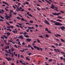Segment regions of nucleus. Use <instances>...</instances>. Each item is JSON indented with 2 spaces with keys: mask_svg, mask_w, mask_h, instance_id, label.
Returning a JSON list of instances; mask_svg holds the SVG:
<instances>
[{
  "mask_svg": "<svg viewBox=\"0 0 65 65\" xmlns=\"http://www.w3.org/2000/svg\"><path fill=\"white\" fill-rule=\"evenodd\" d=\"M5 9L6 10V11H8V10L6 8H5Z\"/></svg>",
  "mask_w": 65,
  "mask_h": 65,
  "instance_id": "37",
  "label": "nucleus"
},
{
  "mask_svg": "<svg viewBox=\"0 0 65 65\" xmlns=\"http://www.w3.org/2000/svg\"><path fill=\"white\" fill-rule=\"evenodd\" d=\"M1 38L2 39H4V37L3 36H2L1 37Z\"/></svg>",
  "mask_w": 65,
  "mask_h": 65,
  "instance_id": "45",
  "label": "nucleus"
},
{
  "mask_svg": "<svg viewBox=\"0 0 65 65\" xmlns=\"http://www.w3.org/2000/svg\"><path fill=\"white\" fill-rule=\"evenodd\" d=\"M11 51L12 52H13V51H14V48L13 47H12V48H11Z\"/></svg>",
  "mask_w": 65,
  "mask_h": 65,
  "instance_id": "13",
  "label": "nucleus"
},
{
  "mask_svg": "<svg viewBox=\"0 0 65 65\" xmlns=\"http://www.w3.org/2000/svg\"><path fill=\"white\" fill-rule=\"evenodd\" d=\"M45 1H46L47 2V3H49V4H51V3L50 2H49V1L46 0H44Z\"/></svg>",
  "mask_w": 65,
  "mask_h": 65,
  "instance_id": "23",
  "label": "nucleus"
},
{
  "mask_svg": "<svg viewBox=\"0 0 65 65\" xmlns=\"http://www.w3.org/2000/svg\"><path fill=\"white\" fill-rule=\"evenodd\" d=\"M24 37H26V38H28L29 36H28V35H25L24 36Z\"/></svg>",
  "mask_w": 65,
  "mask_h": 65,
  "instance_id": "22",
  "label": "nucleus"
},
{
  "mask_svg": "<svg viewBox=\"0 0 65 65\" xmlns=\"http://www.w3.org/2000/svg\"><path fill=\"white\" fill-rule=\"evenodd\" d=\"M54 50H55V52H57V49H54Z\"/></svg>",
  "mask_w": 65,
  "mask_h": 65,
  "instance_id": "59",
  "label": "nucleus"
},
{
  "mask_svg": "<svg viewBox=\"0 0 65 65\" xmlns=\"http://www.w3.org/2000/svg\"><path fill=\"white\" fill-rule=\"evenodd\" d=\"M37 41L38 42H39V43H40V41L38 39H37Z\"/></svg>",
  "mask_w": 65,
  "mask_h": 65,
  "instance_id": "33",
  "label": "nucleus"
},
{
  "mask_svg": "<svg viewBox=\"0 0 65 65\" xmlns=\"http://www.w3.org/2000/svg\"><path fill=\"white\" fill-rule=\"evenodd\" d=\"M45 36L46 37H48V35L46 34V35Z\"/></svg>",
  "mask_w": 65,
  "mask_h": 65,
  "instance_id": "43",
  "label": "nucleus"
},
{
  "mask_svg": "<svg viewBox=\"0 0 65 65\" xmlns=\"http://www.w3.org/2000/svg\"><path fill=\"white\" fill-rule=\"evenodd\" d=\"M19 38H21L22 39H24V37L22 35H21L18 37Z\"/></svg>",
  "mask_w": 65,
  "mask_h": 65,
  "instance_id": "6",
  "label": "nucleus"
},
{
  "mask_svg": "<svg viewBox=\"0 0 65 65\" xmlns=\"http://www.w3.org/2000/svg\"><path fill=\"white\" fill-rule=\"evenodd\" d=\"M6 24H7V25H9V26H10V24H9V23L7 22H6Z\"/></svg>",
  "mask_w": 65,
  "mask_h": 65,
  "instance_id": "31",
  "label": "nucleus"
},
{
  "mask_svg": "<svg viewBox=\"0 0 65 65\" xmlns=\"http://www.w3.org/2000/svg\"><path fill=\"white\" fill-rule=\"evenodd\" d=\"M23 35H24V36H25V35H26L27 34V32H24L23 34Z\"/></svg>",
  "mask_w": 65,
  "mask_h": 65,
  "instance_id": "25",
  "label": "nucleus"
},
{
  "mask_svg": "<svg viewBox=\"0 0 65 65\" xmlns=\"http://www.w3.org/2000/svg\"><path fill=\"white\" fill-rule=\"evenodd\" d=\"M20 57H21V58H24V57H23V55H21Z\"/></svg>",
  "mask_w": 65,
  "mask_h": 65,
  "instance_id": "57",
  "label": "nucleus"
},
{
  "mask_svg": "<svg viewBox=\"0 0 65 65\" xmlns=\"http://www.w3.org/2000/svg\"><path fill=\"white\" fill-rule=\"evenodd\" d=\"M30 23H33V21L32 20H30Z\"/></svg>",
  "mask_w": 65,
  "mask_h": 65,
  "instance_id": "34",
  "label": "nucleus"
},
{
  "mask_svg": "<svg viewBox=\"0 0 65 65\" xmlns=\"http://www.w3.org/2000/svg\"><path fill=\"white\" fill-rule=\"evenodd\" d=\"M57 18H60V19H62L63 18H62L61 17V16H58L57 17Z\"/></svg>",
  "mask_w": 65,
  "mask_h": 65,
  "instance_id": "15",
  "label": "nucleus"
},
{
  "mask_svg": "<svg viewBox=\"0 0 65 65\" xmlns=\"http://www.w3.org/2000/svg\"><path fill=\"white\" fill-rule=\"evenodd\" d=\"M30 47L32 50H34V48H33V47H32V46H30Z\"/></svg>",
  "mask_w": 65,
  "mask_h": 65,
  "instance_id": "49",
  "label": "nucleus"
},
{
  "mask_svg": "<svg viewBox=\"0 0 65 65\" xmlns=\"http://www.w3.org/2000/svg\"><path fill=\"white\" fill-rule=\"evenodd\" d=\"M57 35L59 36V37H61V35H59V34H57Z\"/></svg>",
  "mask_w": 65,
  "mask_h": 65,
  "instance_id": "48",
  "label": "nucleus"
},
{
  "mask_svg": "<svg viewBox=\"0 0 65 65\" xmlns=\"http://www.w3.org/2000/svg\"><path fill=\"white\" fill-rule=\"evenodd\" d=\"M1 46L2 47H3V46H4V44H1Z\"/></svg>",
  "mask_w": 65,
  "mask_h": 65,
  "instance_id": "54",
  "label": "nucleus"
},
{
  "mask_svg": "<svg viewBox=\"0 0 65 65\" xmlns=\"http://www.w3.org/2000/svg\"><path fill=\"white\" fill-rule=\"evenodd\" d=\"M21 11H24V9H22L21 10Z\"/></svg>",
  "mask_w": 65,
  "mask_h": 65,
  "instance_id": "64",
  "label": "nucleus"
},
{
  "mask_svg": "<svg viewBox=\"0 0 65 65\" xmlns=\"http://www.w3.org/2000/svg\"><path fill=\"white\" fill-rule=\"evenodd\" d=\"M55 8H56V9H55V10H56L57 11H58V9H57V8H58L56 7H55Z\"/></svg>",
  "mask_w": 65,
  "mask_h": 65,
  "instance_id": "20",
  "label": "nucleus"
},
{
  "mask_svg": "<svg viewBox=\"0 0 65 65\" xmlns=\"http://www.w3.org/2000/svg\"><path fill=\"white\" fill-rule=\"evenodd\" d=\"M9 54H10V55L11 54V50H10V49L9 50Z\"/></svg>",
  "mask_w": 65,
  "mask_h": 65,
  "instance_id": "17",
  "label": "nucleus"
},
{
  "mask_svg": "<svg viewBox=\"0 0 65 65\" xmlns=\"http://www.w3.org/2000/svg\"><path fill=\"white\" fill-rule=\"evenodd\" d=\"M17 43L18 44H19V45H21V43H20V42L19 41H18L17 42Z\"/></svg>",
  "mask_w": 65,
  "mask_h": 65,
  "instance_id": "16",
  "label": "nucleus"
},
{
  "mask_svg": "<svg viewBox=\"0 0 65 65\" xmlns=\"http://www.w3.org/2000/svg\"><path fill=\"white\" fill-rule=\"evenodd\" d=\"M7 31H10V32H11V31H12V30L10 28L7 29Z\"/></svg>",
  "mask_w": 65,
  "mask_h": 65,
  "instance_id": "10",
  "label": "nucleus"
},
{
  "mask_svg": "<svg viewBox=\"0 0 65 65\" xmlns=\"http://www.w3.org/2000/svg\"><path fill=\"white\" fill-rule=\"evenodd\" d=\"M20 34H23V31H22L20 33Z\"/></svg>",
  "mask_w": 65,
  "mask_h": 65,
  "instance_id": "50",
  "label": "nucleus"
},
{
  "mask_svg": "<svg viewBox=\"0 0 65 65\" xmlns=\"http://www.w3.org/2000/svg\"><path fill=\"white\" fill-rule=\"evenodd\" d=\"M25 3H26V4H27V5H28V4H29V2H26Z\"/></svg>",
  "mask_w": 65,
  "mask_h": 65,
  "instance_id": "29",
  "label": "nucleus"
},
{
  "mask_svg": "<svg viewBox=\"0 0 65 65\" xmlns=\"http://www.w3.org/2000/svg\"><path fill=\"white\" fill-rule=\"evenodd\" d=\"M57 51H58V52H59V53H60V50L57 49Z\"/></svg>",
  "mask_w": 65,
  "mask_h": 65,
  "instance_id": "36",
  "label": "nucleus"
},
{
  "mask_svg": "<svg viewBox=\"0 0 65 65\" xmlns=\"http://www.w3.org/2000/svg\"><path fill=\"white\" fill-rule=\"evenodd\" d=\"M60 28H61V29L62 30H64V29H65V27H64V26L61 27L60 26Z\"/></svg>",
  "mask_w": 65,
  "mask_h": 65,
  "instance_id": "5",
  "label": "nucleus"
},
{
  "mask_svg": "<svg viewBox=\"0 0 65 65\" xmlns=\"http://www.w3.org/2000/svg\"><path fill=\"white\" fill-rule=\"evenodd\" d=\"M28 29H32V28L30 27H28Z\"/></svg>",
  "mask_w": 65,
  "mask_h": 65,
  "instance_id": "38",
  "label": "nucleus"
},
{
  "mask_svg": "<svg viewBox=\"0 0 65 65\" xmlns=\"http://www.w3.org/2000/svg\"><path fill=\"white\" fill-rule=\"evenodd\" d=\"M12 7H13V8L14 9H15V8H16L14 6H12Z\"/></svg>",
  "mask_w": 65,
  "mask_h": 65,
  "instance_id": "52",
  "label": "nucleus"
},
{
  "mask_svg": "<svg viewBox=\"0 0 65 65\" xmlns=\"http://www.w3.org/2000/svg\"><path fill=\"white\" fill-rule=\"evenodd\" d=\"M14 30H15V32L16 33H17V29H14Z\"/></svg>",
  "mask_w": 65,
  "mask_h": 65,
  "instance_id": "60",
  "label": "nucleus"
},
{
  "mask_svg": "<svg viewBox=\"0 0 65 65\" xmlns=\"http://www.w3.org/2000/svg\"><path fill=\"white\" fill-rule=\"evenodd\" d=\"M39 37H40L41 38H43V36L42 35H41V36H39Z\"/></svg>",
  "mask_w": 65,
  "mask_h": 65,
  "instance_id": "32",
  "label": "nucleus"
},
{
  "mask_svg": "<svg viewBox=\"0 0 65 65\" xmlns=\"http://www.w3.org/2000/svg\"><path fill=\"white\" fill-rule=\"evenodd\" d=\"M52 14H53V15H54L59 16V14H61V13H57L56 12H55V13H53Z\"/></svg>",
  "mask_w": 65,
  "mask_h": 65,
  "instance_id": "2",
  "label": "nucleus"
},
{
  "mask_svg": "<svg viewBox=\"0 0 65 65\" xmlns=\"http://www.w3.org/2000/svg\"><path fill=\"white\" fill-rule=\"evenodd\" d=\"M22 64H23V65H26V63H22Z\"/></svg>",
  "mask_w": 65,
  "mask_h": 65,
  "instance_id": "41",
  "label": "nucleus"
},
{
  "mask_svg": "<svg viewBox=\"0 0 65 65\" xmlns=\"http://www.w3.org/2000/svg\"><path fill=\"white\" fill-rule=\"evenodd\" d=\"M60 40L62 42H64V40H63V39H61Z\"/></svg>",
  "mask_w": 65,
  "mask_h": 65,
  "instance_id": "28",
  "label": "nucleus"
},
{
  "mask_svg": "<svg viewBox=\"0 0 65 65\" xmlns=\"http://www.w3.org/2000/svg\"><path fill=\"white\" fill-rule=\"evenodd\" d=\"M55 6H51V8L52 9L55 8Z\"/></svg>",
  "mask_w": 65,
  "mask_h": 65,
  "instance_id": "19",
  "label": "nucleus"
},
{
  "mask_svg": "<svg viewBox=\"0 0 65 65\" xmlns=\"http://www.w3.org/2000/svg\"><path fill=\"white\" fill-rule=\"evenodd\" d=\"M27 41H31V39H30L28 38L27 39Z\"/></svg>",
  "mask_w": 65,
  "mask_h": 65,
  "instance_id": "11",
  "label": "nucleus"
},
{
  "mask_svg": "<svg viewBox=\"0 0 65 65\" xmlns=\"http://www.w3.org/2000/svg\"><path fill=\"white\" fill-rule=\"evenodd\" d=\"M3 36L5 37V38L6 39H7V37L5 35H3Z\"/></svg>",
  "mask_w": 65,
  "mask_h": 65,
  "instance_id": "18",
  "label": "nucleus"
},
{
  "mask_svg": "<svg viewBox=\"0 0 65 65\" xmlns=\"http://www.w3.org/2000/svg\"><path fill=\"white\" fill-rule=\"evenodd\" d=\"M31 54H32V53H29L28 54V55L29 56H30V55H31Z\"/></svg>",
  "mask_w": 65,
  "mask_h": 65,
  "instance_id": "61",
  "label": "nucleus"
},
{
  "mask_svg": "<svg viewBox=\"0 0 65 65\" xmlns=\"http://www.w3.org/2000/svg\"><path fill=\"white\" fill-rule=\"evenodd\" d=\"M10 11L11 12H13V11L12 10H10Z\"/></svg>",
  "mask_w": 65,
  "mask_h": 65,
  "instance_id": "63",
  "label": "nucleus"
},
{
  "mask_svg": "<svg viewBox=\"0 0 65 65\" xmlns=\"http://www.w3.org/2000/svg\"><path fill=\"white\" fill-rule=\"evenodd\" d=\"M2 3H4V4H7V6H8L9 5V4H8V3H6V2H5L4 1Z\"/></svg>",
  "mask_w": 65,
  "mask_h": 65,
  "instance_id": "8",
  "label": "nucleus"
},
{
  "mask_svg": "<svg viewBox=\"0 0 65 65\" xmlns=\"http://www.w3.org/2000/svg\"><path fill=\"white\" fill-rule=\"evenodd\" d=\"M53 61V60L52 59H50L48 60L49 62H51V61Z\"/></svg>",
  "mask_w": 65,
  "mask_h": 65,
  "instance_id": "35",
  "label": "nucleus"
},
{
  "mask_svg": "<svg viewBox=\"0 0 65 65\" xmlns=\"http://www.w3.org/2000/svg\"><path fill=\"white\" fill-rule=\"evenodd\" d=\"M11 56L12 57H13V53H12Z\"/></svg>",
  "mask_w": 65,
  "mask_h": 65,
  "instance_id": "40",
  "label": "nucleus"
},
{
  "mask_svg": "<svg viewBox=\"0 0 65 65\" xmlns=\"http://www.w3.org/2000/svg\"><path fill=\"white\" fill-rule=\"evenodd\" d=\"M0 21H4V20H3L2 19H0Z\"/></svg>",
  "mask_w": 65,
  "mask_h": 65,
  "instance_id": "51",
  "label": "nucleus"
},
{
  "mask_svg": "<svg viewBox=\"0 0 65 65\" xmlns=\"http://www.w3.org/2000/svg\"><path fill=\"white\" fill-rule=\"evenodd\" d=\"M44 23H45L47 25H50V23H49L47 21L45 20L44 21Z\"/></svg>",
  "mask_w": 65,
  "mask_h": 65,
  "instance_id": "4",
  "label": "nucleus"
},
{
  "mask_svg": "<svg viewBox=\"0 0 65 65\" xmlns=\"http://www.w3.org/2000/svg\"><path fill=\"white\" fill-rule=\"evenodd\" d=\"M6 59H7L8 61H9V60H11V58H10V57H9V58H8L7 57H6Z\"/></svg>",
  "mask_w": 65,
  "mask_h": 65,
  "instance_id": "7",
  "label": "nucleus"
},
{
  "mask_svg": "<svg viewBox=\"0 0 65 65\" xmlns=\"http://www.w3.org/2000/svg\"><path fill=\"white\" fill-rule=\"evenodd\" d=\"M28 15L29 16H30V17H32V18H33V17L32 16V14H29V15Z\"/></svg>",
  "mask_w": 65,
  "mask_h": 65,
  "instance_id": "24",
  "label": "nucleus"
},
{
  "mask_svg": "<svg viewBox=\"0 0 65 65\" xmlns=\"http://www.w3.org/2000/svg\"><path fill=\"white\" fill-rule=\"evenodd\" d=\"M7 34L8 35H10V33L8 32L7 33Z\"/></svg>",
  "mask_w": 65,
  "mask_h": 65,
  "instance_id": "27",
  "label": "nucleus"
},
{
  "mask_svg": "<svg viewBox=\"0 0 65 65\" xmlns=\"http://www.w3.org/2000/svg\"><path fill=\"white\" fill-rule=\"evenodd\" d=\"M5 17H6V19L7 20H8V18H10V17L7 16H5Z\"/></svg>",
  "mask_w": 65,
  "mask_h": 65,
  "instance_id": "9",
  "label": "nucleus"
},
{
  "mask_svg": "<svg viewBox=\"0 0 65 65\" xmlns=\"http://www.w3.org/2000/svg\"><path fill=\"white\" fill-rule=\"evenodd\" d=\"M10 28H12V29L13 28V26H10Z\"/></svg>",
  "mask_w": 65,
  "mask_h": 65,
  "instance_id": "39",
  "label": "nucleus"
},
{
  "mask_svg": "<svg viewBox=\"0 0 65 65\" xmlns=\"http://www.w3.org/2000/svg\"><path fill=\"white\" fill-rule=\"evenodd\" d=\"M17 18L18 20H21V18L19 17H17Z\"/></svg>",
  "mask_w": 65,
  "mask_h": 65,
  "instance_id": "26",
  "label": "nucleus"
},
{
  "mask_svg": "<svg viewBox=\"0 0 65 65\" xmlns=\"http://www.w3.org/2000/svg\"><path fill=\"white\" fill-rule=\"evenodd\" d=\"M21 21H25V19L23 18H22L21 19Z\"/></svg>",
  "mask_w": 65,
  "mask_h": 65,
  "instance_id": "21",
  "label": "nucleus"
},
{
  "mask_svg": "<svg viewBox=\"0 0 65 65\" xmlns=\"http://www.w3.org/2000/svg\"><path fill=\"white\" fill-rule=\"evenodd\" d=\"M61 44H61V43H59V46H61Z\"/></svg>",
  "mask_w": 65,
  "mask_h": 65,
  "instance_id": "53",
  "label": "nucleus"
},
{
  "mask_svg": "<svg viewBox=\"0 0 65 65\" xmlns=\"http://www.w3.org/2000/svg\"><path fill=\"white\" fill-rule=\"evenodd\" d=\"M50 21L52 23H54L55 25L56 26H62V24L60 23L57 22L53 20H50Z\"/></svg>",
  "mask_w": 65,
  "mask_h": 65,
  "instance_id": "1",
  "label": "nucleus"
},
{
  "mask_svg": "<svg viewBox=\"0 0 65 65\" xmlns=\"http://www.w3.org/2000/svg\"><path fill=\"white\" fill-rule=\"evenodd\" d=\"M1 19H4V18H3V17L2 16H1Z\"/></svg>",
  "mask_w": 65,
  "mask_h": 65,
  "instance_id": "58",
  "label": "nucleus"
},
{
  "mask_svg": "<svg viewBox=\"0 0 65 65\" xmlns=\"http://www.w3.org/2000/svg\"><path fill=\"white\" fill-rule=\"evenodd\" d=\"M33 46L34 48H37V50H38V51H39V50H40V48H39L36 46Z\"/></svg>",
  "mask_w": 65,
  "mask_h": 65,
  "instance_id": "3",
  "label": "nucleus"
},
{
  "mask_svg": "<svg viewBox=\"0 0 65 65\" xmlns=\"http://www.w3.org/2000/svg\"><path fill=\"white\" fill-rule=\"evenodd\" d=\"M56 21H58V22H62V20L60 19H57L56 20Z\"/></svg>",
  "mask_w": 65,
  "mask_h": 65,
  "instance_id": "14",
  "label": "nucleus"
},
{
  "mask_svg": "<svg viewBox=\"0 0 65 65\" xmlns=\"http://www.w3.org/2000/svg\"><path fill=\"white\" fill-rule=\"evenodd\" d=\"M9 23L10 24H12V23H13V22H12V21H10Z\"/></svg>",
  "mask_w": 65,
  "mask_h": 65,
  "instance_id": "46",
  "label": "nucleus"
},
{
  "mask_svg": "<svg viewBox=\"0 0 65 65\" xmlns=\"http://www.w3.org/2000/svg\"><path fill=\"white\" fill-rule=\"evenodd\" d=\"M52 47H54V48H56V47L54 45H52Z\"/></svg>",
  "mask_w": 65,
  "mask_h": 65,
  "instance_id": "56",
  "label": "nucleus"
},
{
  "mask_svg": "<svg viewBox=\"0 0 65 65\" xmlns=\"http://www.w3.org/2000/svg\"><path fill=\"white\" fill-rule=\"evenodd\" d=\"M8 48V49H9V46H6V47L5 48V49H7Z\"/></svg>",
  "mask_w": 65,
  "mask_h": 65,
  "instance_id": "12",
  "label": "nucleus"
},
{
  "mask_svg": "<svg viewBox=\"0 0 65 65\" xmlns=\"http://www.w3.org/2000/svg\"><path fill=\"white\" fill-rule=\"evenodd\" d=\"M26 59L27 60H28V61H30V59H29V58H28V57H27L26 58Z\"/></svg>",
  "mask_w": 65,
  "mask_h": 65,
  "instance_id": "30",
  "label": "nucleus"
},
{
  "mask_svg": "<svg viewBox=\"0 0 65 65\" xmlns=\"http://www.w3.org/2000/svg\"><path fill=\"white\" fill-rule=\"evenodd\" d=\"M45 30L46 31H48V29H47V28H46L45 29Z\"/></svg>",
  "mask_w": 65,
  "mask_h": 65,
  "instance_id": "47",
  "label": "nucleus"
},
{
  "mask_svg": "<svg viewBox=\"0 0 65 65\" xmlns=\"http://www.w3.org/2000/svg\"><path fill=\"white\" fill-rule=\"evenodd\" d=\"M60 12L61 13H64L65 12L63 11H60Z\"/></svg>",
  "mask_w": 65,
  "mask_h": 65,
  "instance_id": "42",
  "label": "nucleus"
},
{
  "mask_svg": "<svg viewBox=\"0 0 65 65\" xmlns=\"http://www.w3.org/2000/svg\"><path fill=\"white\" fill-rule=\"evenodd\" d=\"M27 14H28V15H29V14H30V13L29 12H27Z\"/></svg>",
  "mask_w": 65,
  "mask_h": 65,
  "instance_id": "44",
  "label": "nucleus"
},
{
  "mask_svg": "<svg viewBox=\"0 0 65 65\" xmlns=\"http://www.w3.org/2000/svg\"><path fill=\"white\" fill-rule=\"evenodd\" d=\"M12 32H13V33H15V31L14 30H13L12 31Z\"/></svg>",
  "mask_w": 65,
  "mask_h": 65,
  "instance_id": "55",
  "label": "nucleus"
},
{
  "mask_svg": "<svg viewBox=\"0 0 65 65\" xmlns=\"http://www.w3.org/2000/svg\"><path fill=\"white\" fill-rule=\"evenodd\" d=\"M9 15L10 16V17H11L12 14H9Z\"/></svg>",
  "mask_w": 65,
  "mask_h": 65,
  "instance_id": "62",
  "label": "nucleus"
}]
</instances>
